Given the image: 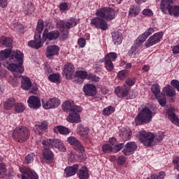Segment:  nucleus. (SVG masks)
<instances>
[{"label":"nucleus","instance_id":"nucleus-1","mask_svg":"<svg viewBox=\"0 0 179 179\" xmlns=\"http://www.w3.org/2000/svg\"><path fill=\"white\" fill-rule=\"evenodd\" d=\"M95 15L97 17L91 19V26H94L96 29H101V30H107L108 29L107 22H111L115 18V10L108 7L102 8L98 9Z\"/></svg>","mask_w":179,"mask_h":179},{"label":"nucleus","instance_id":"nucleus-2","mask_svg":"<svg viewBox=\"0 0 179 179\" xmlns=\"http://www.w3.org/2000/svg\"><path fill=\"white\" fill-rule=\"evenodd\" d=\"M10 62H7V68L13 72L15 76H20V73L24 72L23 66V53L20 50H15L9 57Z\"/></svg>","mask_w":179,"mask_h":179},{"label":"nucleus","instance_id":"nucleus-3","mask_svg":"<svg viewBox=\"0 0 179 179\" xmlns=\"http://www.w3.org/2000/svg\"><path fill=\"white\" fill-rule=\"evenodd\" d=\"M136 138H138V141L143 143L144 146H152V143H153L155 139L157 142H161V141H163L164 136H163V134H159L155 136L152 133L142 131L136 134Z\"/></svg>","mask_w":179,"mask_h":179},{"label":"nucleus","instance_id":"nucleus-4","mask_svg":"<svg viewBox=\"0 0 179 179\" xmlns=\"http://www.w3.org/2000/svg\"><path fill=\"white\" fill-rule=\"evenodd\" d=\"M44 29V21L39 20L36 26V31L34 36V40L28 42V45L31 48H41L43 47V42L41 41V33Z\"/></svg>","mask_w":179,"mask_h":179},{"label":"nucleus","instance_id":"nucleus-5","mask_svg":"<svg viewBox=\"0 0 179 179\" xmlns=\"http://www.w3.org/2000/svg\"><path fill=\"white\" fill-rule=\"evenodd\" d=\"M13 138L16 142L23 143L30 138V130L26 127H17L13 131Z\"/></svg>","mask_w":179,"mask_h":179},{"label":"nucleus","instance_id":"nucleus-6","mask_svg":"<svg viewBox=\"0 0 179 179\" xmlns=\"http://www.w3.org/2000/svg\"><path fill=\"white\" fill-rule=\"evenodd\" d=\"M153 112L149 108H143L135 118L136 125H143V124H149L152 122L153 118Z\"/></svg>","mask_w":179,"mask_h":179},{"label":"nucleus","instance_id":"nucleus-7","mask_svg":"<svg viewBox=\"0 0 179 179\" xmlns=\"http://www.w3.org/2000/svg\"><path fill=\"white\" fill-rule=\"evenodd\" d=\"M43 149H50V148H55L60 150V152H66V148L64 145V143L59 139H51L47 138L44 140L42 143Z\"/></svg>","mask_w":179,"mask_h":179},{"label":"nucleus","instance_id":"nucleus-8","mask_svg":"<svg viewBox=\"0 0 179 179\" xmlns=\"http://www.w3.org/2000/svg\"><path fill=\"white\" fill-rule=\"evenodd\" d=\"M62 108L65 113H82L83 110L81 106L75 105L72 100L66 101L63 103Z\"/></svg>","mask_w":179,"mask_h":179},{"label":"nucleus","instance_id":"nucleus-9","mask_svg":"<svg viewBox=\"0 0 179 179\" xmlns=\"http://www.w3.org/2000/svg\"><path fill=\"white\" fill-rule=\"evenodd\" d=\"M61 104V101L57 98H51L50 99H43L42 107L45 110H50L51 108H57Z\"/></svg>","mask_w":179,"mask_h":179},{"label":"nucleus","instance_id":"nucleus-10","mask_svg":"<svg viewBox=\"0 0 179 179\" xmlns=\"http://www.w3.org/2000/svg\"><path fill=\"white\" fill-rule=\"evenodd\" d=\"M20 171L22 175H17V177H18V178L21 177L22 179H38L37 173L30 169V168L20 169Z\"/></svg>","mask_w":179,"mask_h":179},{"label":"nucleus","instance_id":"nucleus-11","mask_svg":"<svg viewBox=\"0 0 179 179\" xmlns=\"http://www.w3.org/2000/svg\"><path fill=\"white\" fill-rule=\"evenodd\" d=\"M67 142L73 146L75 150H78L79 153H85V147L83 146L82 143L75 136H69L67 138Z\"/></svg>","mask_w":179,"mask_h":179},{"label":"nucleus","instance_id":"nucleus-12","mask_svg":"<svg viewBox=\"0 0 179 179\" xmlns=\"http://www.w3.org/2000/svg\"><path fill=\"white\" fill-rule=\"evenodd\" d=\"M163 38V32H158L153 34V36H150L148 41L145 42V45L146 48H149V47H152L155 45V44H157L159 41Z\"/></svg>","mask_w":179,"mask_h":179},{"label":"nucleus","instance_id":"nucleus-13","mask_svg":"<svg viewBox=\"0 0 179 179\" xmlns=\"http://www.w3.org/2000/svg\"><path fill=\"white\" fill-rule=\"evenodd\" d=\"M63 75L66 79L75 78V66L72 63H67L64 66Z\"/></svg>","mask_w":179,"mask_h":179},{"label":"nucleus","instance_id":"nucleus-14","mask_svg":"<svg viewBox=\"0 0 179 179\" xmlns=\"http://www.w3.org/2000/svg\"><path fill=\"white\" fill-rule=\"evenodd\" d=\"M27 103L29 108H32V110H38L41 107V101L37 96H29Z\"/></svg>","mask_w":179,"mask_h":179},{"label":"nucleus","instance_id":"nucleus-15","mask_svg":"<svg viewBox=\"0 0 179 179\" xmlns=\"http://www.w3.org/2000/svg\"><path fill=\"white\" fill-rule=\"evenodd\" d=\"M173 5H174L173 0H161L160 9L164 15H167L173 8Z\"/></svg>","mask_w":179,"mask_h":179},{"label":"nucleus","instance_id":"nucleus-16","mask_svg":"<svg viewBox=\"0 0 179 179\" xmlns=\"http://www.w3.org/2000/svg\"><path fill=\"white\" fill-rule=\"evenodd\" d=\"M59 53V47L57 45H50L47 48L46 57L49 59H53L55 55Z\"/></svg>","mask_w":179,"mask_h":179},{"label":"nucleus","instance_id":"nucleus-17","mask_svg":"<svg viewBox=\"0 0 179 179\" xmlns=\"http://www.w3.org/2000/svg\"><path fill=\"white\" fill-rule=\"evenodd\" d=\"M83 90L85 94L88 97L92 96H96L97 94V90H96V86L93 84H86L84 85Z\"/></svg>","mask_w":179,"mask_h":179},{"label":"nucleus","instance_id":"nucleus-18","mask_svg":"<svg viewBox=\"0 0 179 179\" xmlns=\"http://www.w3.org/2000/svg\"><path fill=\"white\" fill-rule=\"evenodd\" d=\"M136 143L135 142H129L126 144L125 148L122 150L123 155L125 156H129L131 153H134L137 148Z\"/></svg>","mask_w":179,"mask_h":179},{"label":"nucleus","instance_id":"nucleus-19","mask_svg":"<svg viewBox=\"0 0 179 179\" xmlns=\"http://www.w3.org/2000/svg\"><path fill=\"white\" fill-rule=\"evenodd\" d=\"M153 33H155V29L149 28L141 36L138 37L137 43L138 44H143L146 41V38L151 36V34H153Z\"/></svg>","mask_w":179,"mask_h":179},{"label":"nucleus","instance_id":"nucleus-20","mask_svg":"<svg viewBox=\"0 0 179 179\" xmlns=\"http://www.w3.org/2000/svg\"><path fill=\"white\" fill-rule=\"evenodd\" d=\"M43 37L47 40H57L59 37V32L58 31L48 32V30L46 29L43 33Z\"/></svg>","mask_w":179,"mask_h":179},{"label":"nucleus","instance_id":"nucleus-21","mask_svg":"<svg viewBox=\"0 0 179 179\" xmlns=\"http://www.w3.org/2000/svg\"><path fill=\"white\" fill-rule=\"evenodd\" d=\"M78 113L79 112H70L66 117L68 122H71V124H79V122H80V115Z\"/></svg>","mask_w":179,"mask_h":179},{"label":"nucleus","instance_id":"nucleus-22","mask_svg":"<svg viewBox=\"0 0 179 179\" xmlns=\"http://www.w3.org/2000/svg\"><path fill=\"white\" fill-rule=\"evenodd\" d=\"M174 111H176L174 108H170L169 109H168V111H167L168 117L170 121L173 122V124H175V125H177L178 127H179V119L178 117H176Z\"/></svg>","mask_w":179,"mask_h":179},{"label":"nucleus","instance_id":"nucleus-23","mask_svg":"<svg viewBox=\"0 0 179 179\" xmlns=\"http://www.w3.org/2000/svg\"><path fill=\"white\" fill-rule=\"evenodd\" d=\"M76 78H78L77 79V83L80 85L83 83V80L85 79H87V77L89 76L90 74H87V72L86 71H82L79 70L76 72V74H74Z\"/></svg>","mask_w":179,"mask_h":179},{"label":"nucleus","instance_id":"nucleus-24","mask_svg":"<svg viewBox=\"0 0 179 179\" xmlns=\"http://www.w3.org/2000/svg\"><path fill=\"white\" fill-rule=\"evenodd\" d=\"M78 169H79V165L74 164L72 166H67L64 169V173H66V177H72V176H75V174L78 173Z\"/></svg>","mask_w":179,"mask_h":179},{"label":"nucleus","instance_id":"nucleus-25","mask_svg":"<svg viewBox=\"0 0 179 179\" xmlns=\"http://www.w3.org/2000/svg\"><path fill=\"white\" fill-rule=\"evenodd\" d=\"M48 129V123L46 121H43L40 124L35 125L34 131L38 135H41L43 131Z\"/></svg>","mask_w":179,"mask_h":179},{"label":"nucleus","instance_id":"nucleus-26","mask_svg":"<svg viewBox=\"0 0 179 179\" xmlns=\"http://www.w3.org/2000/svg\"><path fill=\"white\" fill-rule=\"evenodd\" d=\"M44 149L43 152V159H45L48 163H52V162H54V153L50 148Z\"/></svg>","mask_w":179,"mask_h":179},{"label":"nucleus","instance_id":"nucleus-27","mask_svg":"<svg viewBox=\"0 0 179 179\" xmlns=\"http://www.w3.org/2000/svg\"><path fill=\"white\" fill-rule=\"evenodd\" d=\"M120 136L123 141H129L132 136V131L129 129L122 128L120 129Z\"/></svg>","mask_w":179,"mask_h":179},{"label":"nucleus","instance_id":"nucleus-28","mask_svg":"<svg viewBox=\"0 0 179 179\" xmlns=\"http://www.w3.org/2000/svg\"><path fill=\"white\" fill-rule=\"evenodd\" d=\"M113 42L115 45H120L122 43V34L120 31L112 33Z\"/></svg>","mask_w":179,"mask_h":179},{"label":"nucleus","instance_id":"nucleus-29","mask_svg":"<svg viewBox=\"0 0 179 179\" xmlns=\"http://www.w3.org/2000/svg\"><path fill=\"white\" fill-rule=\"evenodd\" d=\"M77 176L80 179H89V171L86 166H83L77 172Z\"/></svg>","mask_w":179,"mask_h":179},{"label":"nucleus","instance_id":"nucleus-30","mask_svg":"<svg viewBox=\"0 0 179 179\" xmlns=\"http://www.w3.org/2000/svg\"><path fill=\"white\" fill-rule=\"evenodd\" d=\"M21 87L23 90H29L31 87V81L29 77H22L21 80Z\"/></svg>","mask_w":179,"mask_h":179},{"label":"nucleus","instance_id":"nucleus-31","mask_svg":"<svg viewBox=\"0 0 179 179\" xmlns=\"http://www.w3.org/2000/svg\"><path fill=\"white\" fill-rule=\"evenodd\" d=\"M162 93L164 96L166 94L169 97H174V96H176V91L171 88L170 85H168L163 88Z\"/></svg>","mask_w":179,"mask_h":179},{"label":"nucleus","instance_id":"nucleus-32","mask_svg":"<svg viewBox=\"0 0 179 179\" xmlns=\"http://www.w3.org/2000/svg\"><path fill=\"white\" fill-rule=\"evenodd\" d=\"M15 103L16 100H15V98L8 99L3 103L4 110H12Z\"/></svg>","mask_w":179,"mask_h":179},{"label":"nucleus","instance_id":"nucleus-33","mask_svg":"<svg viewBox=\"0 0 179 179\" xmlns=\"http://www.w3.org/2000/svg\"><path fill=\"white\" fill-rule=\"evenodd\" d=\"M141 12V9L138 8V6H131L129 10V16L131 17H135L139 15Z\"/></svg>","mask_w":179,"mask_h":179},{"label":"nucleus","instance_id":"nucleus-34","mask_svg":"<svg viewBox=\"0 0 179 179\" xmlns=\"http://www.w3.org/2000/svg\"><path fill=\"white\" fill-rule=\"evenodd\" d=\"M141 46H142V43L138 44V39H136L135 43L129 51V55L130 57H132V55H136V54H138V50H139V47H141Z\"/></svg>","mask_w":179,"mask_h":179},{"label":"nucleus","instance_id":"nucleus-35","mask_svg":"<svg viewBox=\"0 0 179 179\" xmlns=\"http://www.w3.org/2000/svg\"><path fill=\"white\" fill-rule=\"evenodd\" d=\"M76 132L80 136H83L89 134V128L85 127L82 124H78L76 129Z\"/></svg>","mask_w":179,"mask_h":179},{"label":"nucleus","instance_id":"nucleus-36","mask_svg":"<svg viewBox=\"0 0 179 179\" xmlns=\"http://www.w3.org/2000/svg\"><path fill=\"white\" fill-rule=\"evenodd\" d=\"M55 132H59L61 135H69L71 134V131L69 129L63 127V126H57L54 129Z\"/></svg>","mask_w":179,"mask_h":179},{"label":"nucleus","instance_id":"nucleus-37","mask_svg":"<svg viewBox=\"0 0 179 179\" xmlns=\"http://www.w3.org/2000/svg\"><path fill=\"white\" fill-rule=\"evenodd\" d=\"M0 43L3 45H6V47H8V48H12L13 43H12V39H10V38L2 36L0 38Z\"/></svg>","mask_w":179,"mask_h":179},{"label":"nucleus","instance_id":"nucleus-38","mask_svg":"<svg viewBox=\"0 0 179 179\" xmlns=\"http://www.w3.org/2000/svg\"><path fill=\"white\" fill-rule=\"evenodd\" d=\"M157 100H158V102L162 107H164L166 104H167V99L166 98L165 95L163 94V92L161 93V94L156 96Z\"/></svg>","mask_w":179,"mask_h":179},{"label":"nucleus","instance_id":"nucleus-39","mask_svg":"<svg viewBox=\"0 0 179 179\" xmlns=\"http://www.w3.org/2000/svg\"><path fill=\"white\" fill-rule=\"evenodd\" d=\"M14 106H15L14 110L15 113H17V114H20L21 113H23L24 110H26V107L22 103H15Z\"/></svg>","mask_w":179,"mask_h":179},{"label":"nucleus","instance_id":"nucleus-40","mask_svg":"<svg viewBox=\"0 0 179 179\" xmlns=\"http://www.w3.org/2000/svg\"><path fill=\"white\" fill-rule=\"evenodd\" d=\"M12 54V50L10 49H6L0 52V59H6Z\"/></svg>","mask_w":179,"mask_h":179},{"label":"nucleus","instance_id":"nucleus-41","mask_svg":"<svg viewBox=\"0 0 179 179\" xmlns=\"http://www.w3.org/2000/svg\"><path fill=\"white\" fill-rule=\"evenodd\" d=\"M169 15L178 17L179 16V6H172V8L168 13Z\"/></svg>","mask_w":179,"mask_h":179},{"label":"nucleus","instance_id":"nucleus-42","mask_svg":"<svg viewBox=\"0 0 179 179\" xmlns=\"http://www.w3.org/2000/svg\"><path fill=\"white\" fill-rule=\"evenodd\" d=\"M151 91L155 94V97L160 94V86L158 84H154L151 86Z\"/></svg>","mask_w":179,"mask_h":179},{"label":"nucleus","instance_id":"nucleus-43","mask_svg":"<svg viewBox=\"0 0 179 179\" xmlns=\"http://www.w3.org/2000/svg\"><path fill=\"white\" fill-rule=\"evenodd\" d=\"M59 74L52 73L49 76L48 79L50 82H53L54 83H59Z\"/></svg>","mask_w":179,"mask_h":179},{"label":"nucleus","instance_id":"nucleus-44","mask_svg":"<svg viewBox=\"0 0 179 179\" xmlns=\"http://www.w3.org/2000/svg\"><path fill=\"white\" fill-rule=\"evenodd\" d=\"M129 73L127 70H122L118 72L117 78L120 79V80H124V79H127L128 77Z\"/></svg>","mask_w":179,"mask_h":179},{"label":"nucleus","instance_id":"nucleus-45","mask_svg":"<svg viewBox=\"0 0 179 179\" xmlns=\"http://www.w3.org/2000/svg\"><path fill=\"white\" fill-rule=\"evenodd\" d=\"M115 110V108H114V107L110 106L105 108L103 110L102 113H103V115H111V114H113Z\"/></svg>","mask_w":179,"mask_h":179},{"label":"nucleus","instance_id":"nucleus-46","mask_svg":"<svg viewBox=\"0 0 179 179\" xmlns=\"http://www.w3.org/2000/svg\"><path fill=\"white\" fill-rule=\"evenodd\" d=\"M76 24V20H75V18H71L67 20L66 23V27L67 29H71V27H75Z\"/></svg>","mask_w":179,"mask_h":179},{"label":"nucleus","instance_id":"nucleus-47","mask_svg":"<svg viewBox=\"0 0 179 179\" xmlns=\"http://www.w3.org/2000/svg\"><path fill=\"white\" fill-rule=\"evenodd\" d=\"M106 59H108L109 61L112 62L115 61L117 59V53L112 52L107 54L106 57H105Z\"/></svg>","mask_w":179,"mask_h":179},{"label":"nucleus","instance_id":"nucleus-48","mask_svg":"<svg viewBox=\"0 0 179 179\" xmlns=\"http://www.w3.org/2000/svg\"><path fill=\"white\" fill-rule=\"evenodd\" d=\"M105 68L107 69V71H113V69H114V65L113 64V62H111V60L109 59H106Z\"/></svg>","mask_w":179,"mask_h":179},{"label":"nucleus","instance_id":"nucleus-49","mask_svg":"<svg viewBox=\"0 0 179 179\" xmlns=\"http://www.w3.org/2000/svg\"><path fill=\"white\" fill-rule=\"evenodd\" d=\"M13 75H14L15 78H11L9 80V83H10V85H13V87H16V86H17V78H20V75H22V73H20V76H15L14 73H13Z\"/></svg>","mask_w":179,"mask_h":179},{"label":"nucleus","instance_id":"nucleus-50","mask_svg":"<svg viewBox=\"0 0 179 179\" xmlns=\"http://www.w3.org/2000/svg\"><path fill=\"white\" fill-rule=\"evenodd\" d=\"M34 153H31L28 155L27 157H25V163L27 164H30V163H33L34 160Z\"/></svg>","mask_w":179,"mask_h":179},{"label":"nucleus","instance_id":"nucleus-51","mask_svg":"<svg viewBox=\"0 0 179 179\" xmlns=\"http://www.w3.org/2000/svg\"><path fill=\"white\" fill-rule=\"evenodd\" d=\"M102 150L104 153H110V152H113V148L110 144H105L102 147Z\"/></svg>","mask_w":179,"mask_h":179},{"label":"nucleus","instance_id":"nucleus-52","mask_svg":"<svg viewBox=\"0 0 179 179\" xmlns=\"http://www.w3.org/2000/svg\"><path fill=\"white\" fill-rule=\"evenodd\" d=\"M164 172L162 171L158 175L153 173L151 175V179H164L165 177Z\"/></svg>","mask_w":179,"mask_h":179},{"label":"nucleus","instance_id":"nucleus-53","mask_svg":"<svg viewBox=\"0 0 179 179\" xmlns=\"http://www.w3.org/2000/svg\"><path fill=\"white\" fill-rule=\"evenodd\" d=\"M57 29H59L60 31H62V30H64L66 27V24L65 22L62 21V20H57Z\"/></svg>","mask_w":179,"mask_h":179},{"label":"nucleus","instance_id":"nucleus-54","mask_svg":"<svg viewBox=\"0 0 179 179\" xmlns=\"http://www.w3.org/2000/svg\"><path fill=\"white\" fill-rule=\"evenodd\" d=\"M24 10L27 15H29L31 12V3H24Z\"/></svg>","mask_w":179,"mask_h":179},{"label":"nucleus","instance_id":"nucleus-55","mask_svg":"<svg viewBox=\"0 0 179 179\" xmlns=\"http://www.w3.org/2000/svg\"><path fill=\"white\" fill-rule=\"evenodd\" d=\"M122 148H124V143L116 144L113 150V153H117Z\"/></svg>","mask_w":179,"mask_h":179},{"label":"nucleus","instance_id":"nucleus-56","mask_svg":"<svg viewBox=\"0 0 179 179\" xmlns=\"http://www.w3.org/2000/svg\"><path fill=\"white\" fill-rule=\"evenodd\" d=\"M60 31L62 40H66L68 38V29L64 28V29H62Z\"/></svg>","mask_w":179,"mask_h":179},{"label":"nucleus","instance_id":"nucleus-57","mask_svg":"<svg viewBox=\"0 0 179 179\" xmlns=\"http://www.w3.org/2000/svg\"><path fill=\"white\" fill-rule=\"evenodd\" d=\"M171 85L173 87H175L178 92H179V82L177 80H172L171 81Z\"/></svg>","mask_w":179,"mask_h":179},{"label":"nucleus","instance_id":"nucleus-58","mask_svg":"<svg viewBox=\"0 0 179 179\" xmlns=\"http://www.w3.org/2000/svg\"><path fill=\"white\" fill-rule=\"evenodd\" d=\"M87 79L89 80H92V82H99L100 80V78L99 76H93L92 74H89V76L87 77Z\"/></svg>","mask_w":179,"mask_h":179},{"label":"nucleus","instance_id":"nucleus-59","mask_svg":"<svg viewBox=\"0 0 179 179\" xmlns=\"http://www.w3.org/2000/svg\"><path fill=\"white\" fill-rule=\"evenodd\" d=\"M143 15H145V16H153V12L150 9H144L143 10Z\"/></svg>","mask_w":179,"mask_h":179},{"label":"nucleus","instance_id":"nucleus-60","mask_svg":"<svg viewBox=\"0 0 179 179\" xmlns=\"http://www.w3.org/2000/svg\"><path fill=\"white\" fill-rule=\"evenodd\" d=\"M126 85H127V86H134V85H135V78H128L126 80Z\"/></svg>","mask_w":179,"mask_h":179},{"label":"nucleus","instance_id":"nucleus-61","mask_svg":"<svg viewBox=\"0 0 179 179\" xmlns=\"http://www.w3.org/2000/svg\"><path fill=\"white\" fill-rule=\"evenodd\" d=\"M125 163V157L120 156L117 158V164L122 166Z\"/></svg>","mask_w":179,"mask_h":179},{"label":"nucleus","instance_id":"nucleus-62","mask_svg":"<svg viewBox=\"0 0 179 179\" xmlns=\"http://www.w3.org/2000/svg\"><path fill=\"white\" fill-rule=\"evenodd\" d=\"M78 44L81 48H83L86 45V41L83 38H80L78 39Z\"/></svg>","mask_w":179,"mask_h":179},{"label":"nucleus","instance_id":"nucleus-63","mask_svg":"<svg viewBox=\"0 0 179 179\" xmlns=\"http://www.w3.org/2000/svg\"><path fill=\"white\" fill-rule=\"evenodd\" d=\"M128 93H129L128 90H127V88H123L121 90L120 97H126V96H128Z\"/></svg>","mask_w":179,"mask_h":179},{"label":"nucleus","instance_id":"nucleus-64","mask_svg":"<svg viewBox=\"0 0 179 179\" xmlns=\"http://www.w3.org/2000/svg\"><path fill=\"white\" fill-rule=\"evenodd\" d=\"M8 6V0H0V7L6 8Z\"/></svg>","mask_w":179,"mask_h":179}]
</instances>
